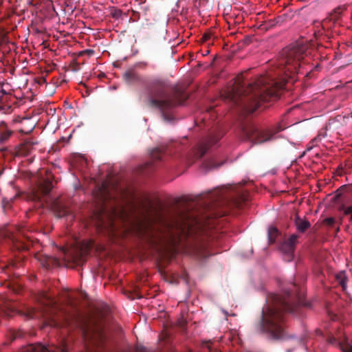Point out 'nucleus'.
I'll list each match as a JSON object with an SVG mask.
<instances>
[{"label": "nucleus", "mask_w": 352, "mask_h": 352, "mask_svg": "<svg viewBox=\"0 0 352 352\" xmlns=\"http://www.w3.org/2000/svg\"><path fill=\"white\" fill-rule=\"evenodd\" d=\"M213 199L219 202L217 205H228L230 208H240L247 199L243 186L240 184L226 186Z\"/></svg>", "instance_id": "423d86ee"}, {"label": "nucleus", "mask_w": 352, "mask_h": 352, "mask_svg": "<svg viewBox=\"0 0 352 352\" xmlns=\"http://www.w3.org/2000/svg\"><path fill=\"white\" fill-rule=\"evenodd\" d=\"M344 352H352V347H349V348L344 349Z\"/></svg>", "instance_id": "f704fd0d"}, {"label": "nucleus", "mask_w": 352, "mask_h": 352, "mask_svg": "<svg viewBox=\"0 0 352 352\" xmlns=\"http://www.w3.org/2000/svg\"><path fill=\"white\" fill-rule=\"evenodd\" d=\"M164 151L159 148H154L151 153V160L144 164V169L151 168L155 163L162 160Z\"/></svg>", "instance_id": "a211bd4d"}, {"label": "nucleus", "mask_w": 352, "mask_h": 352, "mask_svg": "<svg viewBox=\"0 0 352 352\" xmlns=\"http://www.w3.org/2000/svg\"><path fill=\"white\" fill-rule=\"evenodd\" d=\"M138 234L153 246L175 248L183 240L190 239L186 251L199 258L212 254L207 239L200 235V221L195 212L188 207H177L167 214L157 212L144 215L136 225Z\"/></svg>", "instance_id": "f03ea898"}, {"label": "nucleus", "mask_w": 352, "mask_h": 352, "mask_svg": "<svg viewBox=\"0 0 352 352\" xmlns=\"http://www.w3.org/2000/svg\"><path fill=\"white\" fill-rule=\"evenodd\" d=\"M94 247V242L89 241L81 245L80 248L72 250L65 253V259L76 265H81L85 261V256Z\"/></svg>", "instance_id": "9b49d317"}, {"label": "nucleus", "mask_w": 352, "mask_h": 352, "mask_svg": "<svg viewBox=\"0 0 352 352\" xmlns=\"http://www.w3.org/2000/svg\"><path fill=\"white\" fill-rule=\"evenodd\" d=\"M210 344H211V342H210V340H209V341H208V342H206L205 343L206 346L209 350H210Z\"/></svg>", "instance_id": "72a5a7b5"}, {"label": "nucleus", "mask_w": 352, "mask_h": 352, "mask_svg": "<svg viewBox=\"0 0 352 352\" xmlns=\"http://www.w3.org/2000/svg\"><path fill=\"white\" fill-rule=\"evenodd\" d=\"M4 236L9 239L18 250H28L32 245L30 236L25 234L23 228H18L16 234L8 229L5 232Z\"/></svg>", "instance_id": "1a4fd4ad"}, {"label": "nucleus", "mask_w": 352, "mask_h": 352, "mask_svg": "<svg viewBox=\"0 0 352 352\" xmlns=\"http://www.w3.org/2000/svg\"><path fill=\"white\" fill-rule=\"evenodd\" d=\"M344 10H345L344 6H338V8H336L333 10V12L331 14V16L329 17H331V19L333 20V21H336L339 19L341 13Z\"/></svg>", "instance_id": "393cba45"}, {"label": "nucleus", "mask_w": 352, "mask_h": 352, "mask_svg": "<svg viewBox=\"0 0 352 352\" xmlns=\"http://www.w3.org/2000/svg\"><path fill=\"white\" fill-rule=\"evenodd\" d=\"M292 287L283 295L270 294L263 307L257 328L259 332L265 333L271 340H279L287 338L284 314L285 312H294L302 303L301 297L297 292L298 286L293 284Z\"/></svg>", "instance_id": "7ed1b4c3"}, {"label": "nucleus", "mask_w": 352, "mask_h": 352, "mask_svg": "<svg viewBox=\"0 0 352 352\" xmlns=\"http://www.w3.org/2000/svg\"><path fill=\"white\" fill-rule=\"evenodd\" d=\"M308 45L298 42L284 48L280 54L275 74L260 76L246 83L243 76H239L234 85L225 93V98L241 113L250 114L263 102L279 97L286 83H293L307 55Z\"/></svg>", "instance_id": "f257e3e1"}, {"label": "nucleus", "mask_w": 352, "mask_h": 352, "mask_svg": "<svg viewBox=\"0 0 352 352\" xmlns=\"http://www.w3.org/2000/svg\"><path fill=\"white\" fill-rule=\"evenodd\" d=\"M210 34H204L203 36V38L204 39V41H208L210 39Z\"/></svg>", "instance_id": "7c9ffc66"}, {"label": "nucleus", "mask_w": 352, "mask_h": 352, "mask_svg": "<svg viewBox=\"0 0 352 352\" xmlns=\"http://www.w3.org/2000/svg\"><path fill=\"white\" fill-rule=\"evenodd\" d=\"M86 352H102L108 339L106 325L102 320L85 321L81 327Z\"/></svg>", "instance_id": "39448f33"}, {"label": "nucleus", "mask_w": 352, "mask_h": 352, "mask_svg": "<svg viewBox=\"0 0 352 352\" xmlns=\"http://www.w3.org/2000/svg\"><path fill=\"white\" fill-rule=\"evenodd\" d=\"M34 144V142L32 140H25L16 148V155L26 156L29 155L33 150Z\"/></svg>", "instance_id": "f3484780"}, {"label": "nucleus", "mask_w": 352, "mask_h": 352, "mask_svg": "<svg viewBox=\"0 0 352 352\" xmlns=\"http://www.w3.org/2000/svg\"><path fill=\"white\" fill-rule=\"evenodd\" d=\"M170 88L168 81L162 78L153 80L148 86L150 94L149 104L159 109L164 120L166 121L171 120V116L166 114V112L177 105L182 104L187 99L186 94L179 90H175L173 94L168 93Z\"/></svg>", "instance_id": "20e7f679"}, {"label": "nucleus", "mask_w": 352, "mask_h": 352, "mask_svg": "<svg viewBox=\"0 0 352 352\" xmlns=\"http://www.w3.org/2000/svg\"><path fill=\"white\" fill-rule=\"evenodd\" d=\"M123 78L129 85H135L143 82L142 78L138 72H135L134 68H130L126 70L123 74Z\"/></svg>", "instance_id": "dca6fc26"}, {"label": "nucleus", "mask_w": 352, "mask_h": 352, "mask_svg": "<svg viewBox=\"0 0 352 352\" xmlns=\"http://www.w3.org/2000/svg\"><path fill=\"white\" fill-rule=\"evenodd\" d=\"M12 131L8 129L6 124L4 122L0 123V143H5L12 135Z\"/></svg>", "instance_id": "412c9836"}, {"label": "nucleus", "mask_w": 352, "mask_h": 352, "mask_svg": "<svg viewBox=\"0 0 352 352\" xmlns=\"http://www.w3.org/2000/svg\"><path fill=\"white\" fill-rule=\"evenodd\" d=\"M279 234L278 230L274 226H271L268 229L267 236L270 244H273L276 241V237Z\"/></svg>", "instance_id": "b1692460"}, {"label": "nucleus", "mask_w": 352, "mask_h": 352, "mask_svg": "<svg viewBox=\"0 0 352 352\" xmlns=\"http://www.w3.org/2000/svg\"><path fill=\"white\" fill-rule=\"evenodd\" d=\"M12 265L14 267H18L19 265H21V261H19L18 263L13 261Z\"/></svg>", "instance_id": "473e14b6"}, {"label": "nucleus", "mask_w": 352, "mask_h": 352, "mask_svg": "<svg viewBox=\"0 0 352 352\" xmlns=\"http://www.w3.org/2000/svg\"><path fill=\"white\" fill-rule=\"evenodd\" d=\"M94 53H95L94 50H91V49H87V50H85L80 52L78 55L79 56L87 55L89 56H91L94 54Z\"/></svg>", "instance_id": "cd10ccee"}, {"label": "nucleus", "mask_w": 352, "mask_h": 352, "mask_svg": "<svg viewBox=\"0 0 352 352\" xmlns=\"http://www.w3.org/2000/svg\"><path fill=\"white\" fill-rule=\"evenodd\" d=\"M54 208L55 214L58 218L68 216L70 214V211L68 208L58 204H55Z\"/></svg>", "instance_id": "4be33fe9"}, {"label": "nucleus", "mask_w": 352, "mask_h": 352, "mask_svg": "<svg viewBox=\"0 0 352 352\" xmlns=\"http://www.w3.org/2000/svg\"><path fill=\"white\" fill-rule=\"evenodd\" d=\"M113 229H114V228H113V223L111 222V232H113Z\"/></svg>", "instance_id": "c9c22d12"}, {"label": "nucleus", "mask_w": 352, "mask_h": 352, "mask_svg": "<svg viewBox=\"0 0 352 352\" xmlns=\"http://www.w3.org/2000/svg\"><path fill=\"white\" fill-rule=\"evenodd\" d=\"M52 175L47 176L46 179H43L42 182H41L38 184V191L36 192L35 197L38 199H41L40 194L41 195H48L53 188V184L52 182Z\"/></svg>", "instance_id": "2eb2a0df"}, {"label": "nucleus", "mask_w": 352, "mask_h": 352, "mask_svg": "<svg viewBox=\"0 0 352 352\" xmlns=\"http://www.w3.org/2000/svg\"><path fill=\"white\" fill-rule=\"evenodd\" d=\"M219 166V164H217L213 160H210L207 162H205L204 164V166L206 168L207 170L215 168Z\"/></svg>", "instance_id": "bb28decb"}, {"label": "nucleus", "mask_w": 352, "mask_h": 352, "mask_svg": "<svg viewBox=\"0 0 352 352\" xmlns=\"http://www.w3.org/2000/svg\"><path fill=\"white\" fill-rule=\"evenodd\" d=\"M223 133L217 129L210 133V134L204 139L193 151L194 156L196 159L201 158L207 152L209 148L215 145L222 138Z\"/></svg>", "instance_id": "9d476101"}, {"label": "nucleus", "mask_w": 352, "mask_h": 352, "mask_svg": "<svg viewBox=\"0 0 352 352\" xmlns=\"http://www.w3.org/2000/svg\"><path fill=\"white\" fill-rule=\"evenodd\" d=\"M336 21L331 17L326 18L321 22H318L316 26L317 30L314 32L315 38L319 41H329L331 38L329 30L332 28Z\"/></svg>", "instance_id": "f8f14e48"}, {"label": "nucleus", "mask_w": 352, "mask_h": 352, "mask_svg": "<svg viewBox=\"0 0 352 352\" xmlns=\"http://www.w3.org/2000/svg\"><path fill=\"white\" fill-rule=\"evenodd\" d=\"M23 352H69L68 346L64 344L62 346L56 347L54 350H50L45 346L38 344H30L25 347Z\"/></svg>", "instance_id": "4468645a"}, {"label": "nucleus", "mask_w": 352, "mask_h": 352, "mask_svg": "<svg viewBox=\"0 0 352 352\" xmlns=\"http://www.w3.org/2000/svg\"><path fill=\"white\" fill-rule=\"evenodd\" d=\"M40 304L36 308L32 309L28 316L32 318L44 319V324L46 326L57 327L58 324L53 318L56 311L55 300L47 294H42L40 298Z\"/></svg>", "instance_id": "6e6552de"}, {"label": "nucleus", "mask_w": 352, "mask_h": 352, "mask_svg": "<svg viewBox=\"0 0 352 352\" xmlns=\"http://www.w3.org/2000/svg\"><path fill=\"white\" fill-rule=\"evenodd\" d=\"M339 210L343 211L344 215H349V221L352 222V203L349 206H340Z\"/></svg>", "instance_id": "a878e982"}, {"label": "nucleus", "mask_w": 352, "mask_h": 352, "mask_svg": "<svg viewBox=\"0 0 352 352\" xmlns=\"http://www.w3.org/2000/svg\"><path fill=\"white\" fill-rule=\"evenodd\" d=\"M283 130L279 128L276 131L262 128L250 120L241 123L242 136L254 144H260L268 142L273 138L276 133Z\"/></svg>", "instance_id": "0eeeda50"}, {"label": "nucleus", "mask_w": 352, "mask_h": 352, "mask_svg": "<svg viewBox=\"0 0 352 352\" xmlns=\"http://www.w3.org/2000/svg\"><path fill=\"white\" fill-rule=\"evenodd\" d=\"M298 237V234H293L280 244V250L284 254L285 261H291L293 259Z\"/></svg>", "instance_id": "ddd939ff"}, {"label": "nucleus", "mask_w": 352, "mask_h": 352, "mask_svg": "<svg viewBox=\"0 0 352 352\" xmlns=\"http://www.w3.org/2000/svg\"><path fill=\"white\" fill-rule=\"evenodd\" d=\"M148 65V63L146 62H144V61H142V62H138V63H136L135 65H134V69L135 68H138V69H145Z\"/></svg>", "instance_id": "c85d7f7f"}, {"label": "nucleus", "mask_w": 352, "mask_h": 352, "mask_svg": "<svg viewBox=\"0 0 352 352\" xmlns=\"http://www.w3.org/2000/svg\"><path fill=\"white\" fill-rule=\"evenodd\" d=\"M336 279L343 290L346 288L347 277L344 271H340L336 275Z\"/></svg>", "instance_id": "5701e85b"}, {"label": "nucleus", "mask_w": 352, "mask_h": 352, "mask_svg": "<svg viewBox=\"0 0 352 352\" xmlns=\"http://www.w3.org/2000/svg\"><path fill=\"white\" fill-rule=\"evenodd\" d=\"M120 15V11H116L114 14H113V17L115 18H118L119 16Z\"/></svg>", "instance_id": "2f4dec72"}, {"label": "nucleus", "mask_w": 352, "mask_h": 352, "mask_svg": "<svg viewBox=\"0 0 352 352\" xmlns=\"http://www.w3.org/2000/svg\"><path fill=\"white\" fill-rule=\"evenodd\" d=\"M335 222H336V220L333 217H328L324 220V223L325 225L331 226V227L334 225Z\"/></svg>", "instance_id": "c756f323"}, {"label": "nucleus", "mask_w": 352, "mask_h": 352, "mask_svg": "<svg viewBox=\"0 0 352 352\" xmlns=\"http://www.w3.org/2000/svg\"><path fill=\"white\" fill-rule=\"evenodd\" d=\"M37 258L40 261L42 266L46 269H49L50 267L60 265L59 260L52 256L42 254L38 256Z\"/></svg>", "instance_id": "6ab92c4d"}, {"label": "nucleus", "mask_w": 352, "mask_h": 352, "mask_svg": "<svg viewBox=\"0 0 352 352\" xmlns=\"http://www.w3.org/2000/svg\"><path fill=\"white\" fill-rule=\"evenodd\" d=\"M1 93H2L3 95H6V91L3 90V89L1 91Z\"/></svg>", "instance_id": "e433bc0d"}, {"label": "nucleus", "mask_w": 352, "mask_h": 352, "mask_svg": "<svg viewBox=\"0 0 352 352\" xmlns=\"http://www.w3.org/2000/svg\"><path fill=\"white\" fill-rule=\"evenodd\" d=\"M294 225L296 228V230L300 233H304L311 227V223L308 220L306 219L300 218L297 214L294 219Z\"/></svg>", "instance_id": "aec40b11"}]
</instances>
